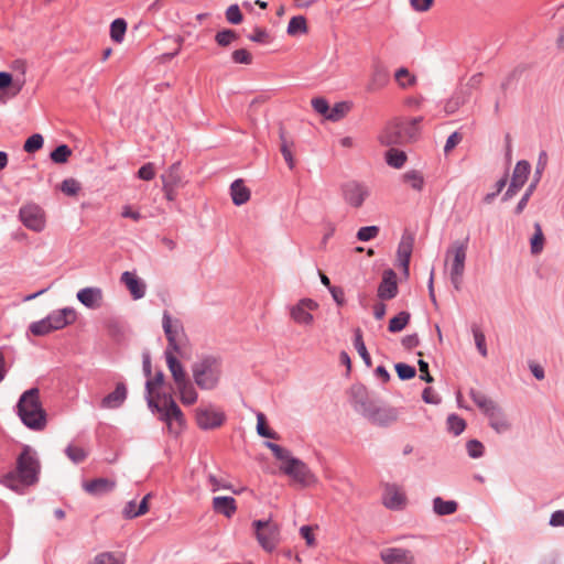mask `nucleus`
Listing matches in <instances>:
<instances>
[{
	"mask_svg": "<svg viewBox=\"0 0 564 564\" xmlns=\"http://www.w3.org/2000/svg\"><path fill=\"white\" fill-rule=\"evenodd\" d=\"M274 457L281 462L280 471L294 484L307 488L317 485L318 478L303 460L292 456L291 452L275 443H267Z\"/></svg>",
	"mask_w": 564,
	"mask_h": 564,
	"instance_id": "f257e3e1",
	"label": "nucleus"
},
{
	"mask_svg": "<svg viewBox=\"0 0 564 564\" xmlns=\"http://www.w3.org/2000/svg\"><path fill=\"white\" fill-rule=\"evenodd\" d=\"M41 464L36 452L29 445H24L21 453L17 457L15 469L8 473L2 482L15 489V482L19 481L24 486H32L39 481Z\"/></svg>",
	"mask_w": 564,
	"mask_h": 564,
	"instance_id": "f03ea898",
	"label": "nucleus"
},
{
	"mask_svg": "<svg viewBox=\"0 0 564 564\" xmlns=\"http://www.w3.org/2000/svg\"><path fill=\"white\" fill-rule=\"evenodd\" d=\"M18 415L31 430L41 431L46 425V413L40 401V390L31 388L22 393L17 404Z\"/></svg>",
	"mask_w": 564,
	"mask_h": 564,
	"instance_id": "7ed1b4c3",
	"label": "nucleus"
},
{
	"mask_svg": "<svg viewBox=\"0 0 564 564\" xmlns=\"http://www.w3.org/2000/svg\"><path fill=\"white\" fill-rule=\"evenodd\" d=\"M194 382L202 390H214L223 376L221 359L215 356H203L192 365Z\"/></svg>",
	"mask_w": 564,
	"mask_h": 564,
	"instance_id": "20e7f679",
	"label": "nucleus"
},
{
	"mask_svg": "<svg viewBox=\"0 0 564 564\" xmlns=\"http://www.w3.org/2000/svg\"><path fill=\"white\" fill-rule=\"evenodd\" d=\"M159 401L154 398H148V405L154 412L160 413V419L166 423L171 434L181 433L185 420L184 415L171 394H158Z\"/></svg>",
	"mask_w": 564,
	"mask_h": 564,
	"instance_id": "39448f33",
	"label": "nucleus"
},
{
	"mask_svg": "<svg viewBox=\"0 0 564 564\" xmlns=\"http://www.w3.org/2000/svg\"><path fill=\"white\" fill-rule=\"evenodd\" d=\"M468 238L454 241L445 253V265L448 269L449 280L456 291L462 289L467 258Z\"/></svg>",
	"mask_w": 564,
	"mask_h": 564,
	"instance_id": "423d86ee",
	"label": "nucleus"
},
{
	"mask_svg": "<svg viewBox=\"0 0 564 564\" xmlns=\"http://www.w3.org/2000/svg\"><path fill=\"white\" fill-rule=\"evenodd\" d=\"M162 327L167 339L165 351L183 356L187 346V337L182 322L178 318H173L167 311H164Z\"/></svg>",
	"mask_w": 564,
	"mask_h": 564,
	"instance_id": "0eeeda50",
	"label": "nucleus"
},
{
	"mask_svg": "<svg viewBox=\"0 0 564 564\" xmlns=\"http://www.w3.org/2000/svg\"><path fill=\"white\" fill-rule=\"evenodd\" d=\"M355 409L367 420L377 425L386 426L398 419V411L395 409L378 406L362 397L355 401Z\"/></svg>",
	"mask_w": 564,
	"mask_h": 564,
	"instance_id": "6e6552de",
	"label": "nucleus"
},
{
	"mask_svg": "<svg viewBox=\"0 0 564 564\" xmlns=\"http://www.w3.org/2000/svg\"><path fill=\"white\" fill-rule=\"evenodd\" d=\"M319 308L318 303L310 297H303L288 306L291 321L302 327H311L315 323L314 312Z\"/></svg>",
	"mask_w": 564,
	"mask_h": 564,
	"instance_id": "1a4fd4ad",
	"label": "nucleus"
},
{
	"mask_svg": "<svg viewBox=\"0 0 564 564\" xmlns=\"http://www.w3.org/2000/svg\"><path fill=\"white\" fill-rule=\"evenodd\" d=\"M256 539L261 547L271 553L280 542V529L270 520H256L252 522Z\"/></svg>",
	"mask_w": 564,
	"mask_h": 564,
	"instance_id": "9d476101",
	"label": "nucleus"
},
{
	"mask_svg": "<svg viewBox=\"0 0 564 564\" xmlns=\"http://www.w3.org/2000/svg\"><path fill=\"white\" fill-rule=\"evenodd\" d=\"M370 193V187L365 182L351 180L340 185L341 198L351 208L362 207Z\"/></svg>",
	"mask_w": 564,
	"mask_h": 564,
	"instance_id": "9b49d317",
	"label": "nucleus"
},
{
	"mask_svg": "<svg viewBox=\"0 0 564 564\" xmlns=\"http://www.w3.org/2000/svg\"><path fill=\"white\" fill-rule=\"evenodd\" d=\"M19 218L32 231L41 232L45 228V213L36 204L23 205L19 210Z\"/></svg>",
	"mask_w": 564,
	"mask_h": 564,
	"instance_id": "f8f14e48",
	"label": "nucleus"
},
{
	"mask_svg": "<svg viewBox=\"0 0 564 564\" xmlns=\"http://www.w3.org/2000/svg\"><path fill=\"white\" fill-rule=\"evenodd\" d=\"M195 416L198 427L205 431L221 426L226 420L225 413L214 405L197 408Z\"/></svg>",
	"mask_w": 564,
	"mask_h": 564,
	"instance_id": "ddd939ff",
	"label": "nucleus"
},
{
	"mask_svg": "<svg viewBox=\"0 0 564 564\" xmlns=\"http://www.w3.org/2000/svg\"><path fill=\"white\" fill-rule=\"evenodd\" d=\"M383 564H417L414 553L404 547L390 546L380 551Z\"/></svg>",
	"mask_w": 564,
	"mask_h": 564,
	"instance_id": "4468645a",
	"label": "nucleus"
},
{
	"mask_svg": "<svg viewBox=\"0 0 564 564\" xmlns=\"http://www.w3.org/2000/svg\"><path fill=\"white\" fill-rule=\"evenodd\" d=\"M378 139L382 145L387 147L406 144L402 128V120L395 119L387 123Z\"/></svg>",
	"mask_w": 564,
	"mask_h": 564,
	"instance_id": "2eb2a0df",
	"label": "nucleus"
},
{
	"mask_svg": "<svg viewBox=\"0 0 564 564\" xmlns=\"http://www.w3.org/2000/svg\"><path fill=\"white\" fill-rule=\"evenodd\" d=\"M382 503L391 510H402L406 506L404 491L395 485H387L382 495Z\"/></svg>",
	"mask_w": 564,
	"mask_h": 564,
	"instance_id": "dca6fc26",
	"label": "nucleus"
},
{
	"mask_svg": "<svg viewBox=\"0 0 564 564\" xmlns=\"http://www.w3.org/2000/svg\"><path fill=\"white\" fill-rule=\"evenodd\" d=\"M128 390L124 383L119 382L112 392L108 393L100 401V408L105 410L119 409L127 400Z\"/></svg>",
	"mask_w": 564,
	"mask_h": 564,
	"instance_id": "f3484780",
	"label": "nucleus"
},
{
	"mask_svg": "<svg viewBox=\"0 0 564 564\" xmlns=\"http://www.w3.org/2000/svg\"><path fill=\"white\" fill-rule=\"evenodd\" d=\"M398 294L397 275L393 270L383 272L382 281L378 286V297L382 301L391 300Z\"/></svg>",
	"mask_w": 564,
	"mask_h": 564,
	"instance_id": "a211bd4d",
	"label": "nucleus"
},
{
	"mask_svg": "<svg viewBox=\"0 0 564 564\" xmlns=\"http://www.w3.org/2000/svg\"><path fill=\"white\" fill-rule=\"evenodd\" d=\"M77 300L87 308L96 310L102 303V290L97 286H88L77 292Z\"/></svg>",
	"mask_w": 564,
	"mask_h": 564,
	"instance_id": "6ab92c4d",
	"label": "nucleus"
},
{
	"mask_svg": "<svg viewBox=\"0 0 564 564\" xmlns=\"http://www.w3.org/2000/svg\"><path fill=\"white\" fill-rule=\"evenodd\" d=\"M24 86V82L17 79L10 73L0 72V90H3V101L18 96Z\"/></svg>",
	"mask_w": 564,
	"mask_h": 564,
	"instance_id": "aec40b11",
	"label": "nucleus"
},
{
	"mask_svg": "<svg viewBox=\"0 0 564 564\" xmlns=\"http://www.w3.org/2000/svg\"><path fill=\"white\" fill-rule=\"evenodd\" d=\"M389 82V74L387 69L380 64L375 63L372 65L371 75L366 86L368 93H375L383 88Z\"/></svg>",
	"mask_w": 564,
	"mask_h": 564,
	"instance_id": "412c9836",
	"label": "nucleus"
},
{
	"mask_svg": "<svg viewBox=\"0 0 564 564\" xmlns=\"http://www.w3.org/2000/svg\"><path fill=\"white\" fill-rule=\"evenodd\" d=\"M414 239L411 235H403L398 246V261L405 274H409L410 259L412 254Z\"/></svg>",
	"mask_w": 564,
	"mask_h": 564,
	"instance_id": "4be33fe9",
	"label": "nucleus"
},
{
	"mask_svg": "<svg viewBox=\"0 0 564 564\" xmlns=\"http://www.w3.org/2000/svg\"><path fill=\"white\" fill-rule=\"evenodd\" d=\"M48 322L52 324L54 330L64 328L75 321V311L70 307L53 311L47 316Z\"/></svg>",
	"mask_w": 564,
	"mask_h": 564,
	"instance_id": "5701e85b",
	"label": "nucleus"
},
{
	"mask_svg": "<svg viewBox=\"0 0 564 564\" xmlns=\"http://www.w3.org/2000/svg\"><path fill=\"white\" fill-rule=\"evenodd\" d=\"M121 282L127 286L134 300L142 299L145 295V283L134 273L126 271L121 274Z\"/></svg>",
	"mask_w": 564,
	"mask_h": 564,
	"instance_id": "b1692460",
	"label": "nucleus"
},
{
	"mask_svg": "<svg viewBox=\"0 0 564 564\" xmlns=\"http://www.w3.org/2000/svg\"><path fill=\"white\" fill-rule=\"evenodd\" d=\"M83 487L89 495L101 496L112 491L116 487V481L108 478H96L90 481H85Z\"/></svg>",
	"mask_w": 564,
	"mask_h": 564,
	"instance_id": "393cba45",
	"label": "nucleus"
},
{
	"mask_svg": "<svg viewBox=\"0 0 564 564\" xmlns=\"http://www.w3.org/2000/svg\"><path fill=\"white\" fill-rule=\"evenodd\" d=\"M470 96L469 87H460L445 102L444 110L446 113H455L463 105L467 102Z\"/></svg>",
	"mask_w": 564,
	"mask_h": 564,
	"instance_id": "a878e982",
	"label": "nucleus"
},
{
	"mask_svg": "<svg viewBox=\"0 0 564 564\" xmlns=\"http://www.w3.org/2000/svg\"><path fill=\"white\" fill-rule=\"evenodd\" d=\"M165 360L167 368L172 375V378L175 382V384L183 383L188 380L187 375L182 366V364L177 360L176 355L172 351H165Z\"/></svg>",
	"mask_w": 564,
	"mask_h": 564,
	"instance_id": "bb28decb",
	"label": "nucleus"
},
{
	"mask_svg": "<svg viewBox=\"0 0 564 564\" xmlns=\"http://www.w3.org/2000/svg\"><path fill=\"white\" fill-rule=\"evenodd\" d=\"M213 509L216 513L231 518L237 511V503L232 497L217 496L213 498Z\"/></svg>",
	"mask_w": 564,
	"mask_h": 564,
	"instance_id": "cd10ccee",
	"label": "nucleus"
},
{
	"mask_svg": "<svg viewBox=\"0 0 564 564\" xmlns=\"http://www.w3.org/2000/svg\"><path fill=\"white\" fill-rule=\"evenodd\" d=\"M468 394L486 416L499 406L492 399L476 389H470Z\"/></svg>",
	"mask_w": 564,
	"mask_h": 564,
	"instance_id": "c85d7f7f",
	"label": "nucleus"
},
{
	"mask_svg": "<svg viewBox=\"0 0 564 564\" xmlns=\"http://www.w3.org/2000/svg\"><path fill=\"white\" fill-rule=\"evenodd\" d=\"M163 186L181 187L183 186V174L181 172V163L175 162L161 174Z\"/></svg>",
	"mask_w": 564,
	"mask_h": 564,
	"instance_id": "c756f323",
	"label": "nucleus"
},
{
	"mask_svg": "<svg viewBox=\"0 0 564 564\" xmlns=\"http://www.w3.org/2000/svg\"><path fill=\"white\" fill-rule=\"evenodd\" d=\"M530 171H531V165L528 161H525V160L519 161L513 169L512 177H511L509 185H511L512 187H516L518 189L522 188V186L528 181Z\"/></svg>",
	"mask_w": 564,
	"mask_h": 564,
	"instance_id": "7c9ffc66",
	"label": "nucleus"
},
{
	"mask_svg": "<svg viewBox=\"0 0 564 564\" xmlns=\"http://www.w3.org/2000/svg\"><path fill=\"white\" fill-rule=\"evenodd\" d=\"M230 195L236 206H241L250 199V191L242 180H236L230 185Z\"/></svg>",
	"mask_w": 564,
	"mask_h": 564,
	"instance_id": "2f4dec72",
	"label": "nucleus"
},
{
	"mask_svg": "<svg viewBox=\"0 0 564 564\" xmlns=\"http://www.w3.org/2000/svg\"><path fill=\"white\" fill-rule=\"evenodd\" d=\"M422 117L402 120V128L406 143L415 141L420 135Z\"/></svg>",
	"mask_w": 564,
	"mask_h": 564,
	"instance_id": "473e14b6",
	"label": "nucleus"
},
{
	"mask_svg": "<svg viewBox=\"0 0 564 564\" xmlns=\"http://www.w3.org/2000/svg\"><path fill=\"white\" fill-rule=\"evenodd\" d=\"M489 420L490 426L497 432V433H505L509 431L510 423L508 422L506 415L503 414L500 406H498L495 411H492L489 415H487Z\"/></svg>",
	"mask_w": 564,
	"mask_h": 564,
	"instance_id": "72a5a7b5",
	"label": "nucleus"
},
{
	"mask_svg": "<svg viewBox=\"0 0 564 564\" xmlns=\"http://www.w3.org/2000/svg\"><path fill=\"white\" fill-rule=\"evenodd\" d=\"M176 388L183 404L192 405L197 401L198 393L189 380L177 384Z\"/></svg>",
	"mask_w": 564,
	"mask_h": 564,
	"instance_id": "f704fd0d",
	"label": "nucleus"
},
{
	"mask_svg": "<svg viewBox=\"0 0 564 564\" xmlns=\"http://www.w3.org/2000/svg\"><path fill=\"white\" fill-rule=\"evenodd\" d=\"M458 503L455 500H444L441 497L433 499V511L437 516H449L457 511Z\"/></svg>",
	"mask_w": 564,
	"mask_h": 564,
	"instance_id": "c9c22d12",
	"label": "nucleus"
},
{
	"mask_svg": "<svg viewBox=\"0 0 564 564\" xmlns=\"http://www.w3.org/2000/svg\"><path fill=\"white\" fill-rule=\"evenodd\" d=\"M280 140H281L280 151H281L289 169L293 170L295 167V160H294V156L292 153V148H293L294 143H293V141L288 140V138L285 137V133L282 129L280 130Z\"/></svg>",
	"mask_w": 564,
	"mask_h": 564,
	"instance_id": "e433bc0d",
	"label": "nucleus"
},
{
	"mask_svg": "<svg viewBox=\"0 0 564 564\" xmlns=\"http://www.w3.org/2000/svg\"><path fill=\"white\" fill-rule=\"evenodd\" d=\"M351 109V104L348 101H340L334 105L327 113L326 119L330 121H339L343 119Z\"/></svg>",
	"mask_w": 564,
	"mask_h": 564,
	"instance_id": "4c0bfd02",
	"label": "nucleus"
},
{
	"mask_svg": "<svg viewBox=\"0 0 564 564\" xmlns=\"http://www.w3.org/2000/svg\"><path fill=\"white\" fill-rule=\"evenodd\" d=\"M286 32L291 36L305 34L307 32L306 19L303 15L293 17L289 22Z\"/></svg>",
	"mask_w": 564,
	"mask_h": 564,
	"instance_id": "58836bf2",
	"label": "nucleus"
},
{
	"mask_svg": "<svg viewBox=\"0 0 564 564\" xmlns=\"http://www.w3.org/2000/svg\"><path fill=\"white\" fill-rule=\"evenodd\" d=\"M124 554L116 555L111 552H102L94 557L89 564H124Z\"/></svg>",
	"mask_w": 564,
	"mask_h": 564,
	"instance_id": "ea45409f",
	"label": "nucleus"
},
{
	"mask_svg": "<svg viewBox=\"0 0 564 564\" xmlns=\"http://www.w3.org/2000/svg\"><path fill=\"white\" fill-rule=\"evenodd\" d=\"M411 318L410 313L402 311L397 316L392 317L389 322V332L399 333L403 330L409 324Z\"/></svg>",
	"mask_w": 564,
	"mask_h": 564,
	"instance_id": "a19ab883",
	"label": "nucleus"
},
{
	"mask_svg": "<svg viewBox=\"0 0 564 564\" xmlns=\"http://www.w3.org/2000/svg\"><path fill=\"white\" fill-rule=\"evenodd\" d=\"M127 31V22L119 18L112 21L110 24V37L116 43H121L124 39Z\"/></svg>",
	"mask_w": 564,
	"mask_h": 564,
	"instance_id": "79ce46f5",
	"label": "nucleus"
},
{
	"mask_svg": "<svg viewBox=\"0 0 564 564\" xmlns=\"http://www.w3.org/2000/svg\"><path fill=\"white\" fill-rule=\"evenodd\" d=\"M447 431L455 436L462 434L466 429V422L457 414H449L446 420Z\"/></svg>",
	"mask_w": 564,
	"mask_h": 564,
	"instance_id": "37998d69",
	"label": "nucleus"
},
{
	"mask_svg": "<svg viewBox=\"0 0 564 564\" xmlns=\"http://www.w3.org/2000/svg\"><path fill=\"white\" fill-rule=\"evenodd\" d=\"M354 346H355L357 352L359 354V356L361 357V359L364 360V362L366 364V366L370 367L371 366V357L366 348V345L362 339V334L359 328L356 329V332H355Z\"/></svg>",
	"mask_w": 564,
	"mask_h": 564,
	"instance_id": "c03bdc74",
	"label": "nucleus"
},
{
	"mask_svg": "<svg viewBox=\"0 0 564 564\" xmlns=\"http://www.w3.org/2000/svg\"><path fill=\"white\" fill-rule=\"evenodd\" d=\"M394 78L401 88H408L416 84V77L405 67L399 68L394 74Z\"/></svg>",
	"mask_w": 564,
	"mask_h": 564,
	"instance_id": "a18cd8bd",
	"label": "nucleus"
},
{
	"mask_svg": "<svg viewBox=\"0 0 564 564\" xmlns=\"http://www.w3.org/2000/svg\"><path fill=\"white\" fill-rule=\"evenodd\" d=\"M403 180L409 186L417 192L423 189L424 177L421 172L416 170L408 171L403 175Z\"/></svg>",
	"mask_w": 564,
	"mask_h": 564,
	"instance_id": "49530a36",
	"label": "nucleus"
},
{
	"mask_svg": "<svg viewBox=\"0 0 564 564\" xmlns=\"http://www.w3.org/2000/svg\"><path fill=\"white\" fill-rule=\"evenodd\" d=\"M29 330L34 336H44L53 332L54 328L52 327V324L48 322L47 317H44L41 321L31 323Z\"/></svg>",
	"mask_w": 564,
	"mask_h": 564,
	"instance_id": "de8ad7c7",
	"label": "nucleus"
},
{
	"mask_svg": "<svg viewBox=\"0 0 564 564\" xmlns=\"http://www.w3.org/2000/svg\"><path fill=\"white\" fill-rule=\"evenodd\" d=\"M406 161V155L403 151L390 149L387 152V163L395 169H401Z\"/></svg>",
	"mask_w": 564,
	"mask_h": 564,
	"instance_id": "09e8293b",
	"label": "nucleus"
},
{
	"mask_svg": "<svg viewBox=\"0 0 564 564\" xmlns=\"http://www.w3.org/2000/svg\"><path fill=\"white\" fill-rule=\"evenodd\" d=\"M72 155V150L66 144L58 145L54 151L51 153V160L54 163L63 164L66 163Z\"/></svg>",
	"mask_w": 564,
	"mask_h": 564,
	"instance_id": "8fccbe9b",
	"label": "nucleus"
},
{
	"mask_svg": "<svg viewBox=\"0 0 564 564\" xmlns=\"http://www.w3.org/2000/svg\"><path fill=\"white\" fill-rule=\"evenodd\" d=\"M535 232L531 238V252L532 254H539L543 249L544 236L540 224L534 225Z\"/></svg>",
	"mask_w": 564,
	"mask_h": 564,
	"instance_id": "3c124183",
	"label": "nucleus"
},
{
	"mask_svg": "<svg viewBox=\"0 0 564 564\" xmlns=\"http://www.w3.org/2000/svg\"><path fill=\"white\" fill-rule=\"evenodd\" d=\"M164 382V373L158 371L152 379H148L145 382L147 399L153 398L155 389L161 387Z\"/></svg>",
	"mask_w": 564,
	"mask_h": 564,
	"instance_id": "603ef678",
	"label": "nucleus"
},
{
	"mask_svg": "<svg viewBox=\"0 0 564 564\" xmlns=\"http://www.w3.org/2000/svg\"><path fill=\"white\" fill-rule=\"evenodd\" d=\"M43 143H44L43 137L39 133H35L26 139V141L24 142V145H23V150L28 153H34L43 147Z\"/></svg>",
	"mask_w": 564,
	"mask_h": 564,
	"instance_id": "864d4df0",
	"label": "nucleus"
},
{
	"mask_svg": "<svg viewBox=\"0 0 564 564\" xmlns=\"http://www.w3.org/2000/svg\"><path fill=\"white\" fill-rule=\"evenodd\" d=\"M538 183H539V178H534V181L525 189V193L523 194V196L519 200L518 205L516 206L514 212L517 215L521 214L524 210V208L527 207L528 202H529L530 197L532 196L533 192L535 191Z\"/></svg>",
	"mask_w": 564,
	"mask_h": 564,
	"instance_id": "5fc2aeb1",
	"label": "nucleus"
},
{
	"mask_svg": "<svg viewBox=\"0 0 564 564\" xmlns=\"http://www.w3.org/2000/svg\"><path fill=\"white\" fill-rule=\"evenodd\" d=\"M379 231L380 228L378 226H366L359 228L356 236L359 241H369L377 238Z\"/></svg>",
	"mask_w": 564,
	"mask_h": 564,
	"instance_id": "6e6d98bb",
	"label": "nucleus"
},
{
	"mask_svg": "<svg viewBox=\"0 0 564 564\" xmlns=\"http://www.w3.org/2000/svg\"><path fill=\"white\" fill-rule=\"evenodd\" d=\"M238 35L232 30H223L217 32L215 36V41L219 46H228L230 45L235 40H237Z\"/></svg>",
	"mask_w": 564,
	"mask_h": 564,
	"instance_id": "4d7b16f0",
	"label": "nucleus"
},
{
	"mask_svg": "<svg viewBox=\"0 0 564 564\" xmlns=\"http://www.w3.org/2000/svg\"><path fill=\"white\" fill-rule=\"evenodd\" d=\"M65 454L75 464L82 463L87 457L84 448L74 445L67 446Z\"/></svg>",
	"mask_w": 564,
	"mask_h": 564,
	"instance_id": "13d9d810",
	"label": "nucleus"
},
{
	"mask_svg": "<svg viewBox=\"0 0 564 564\" xmlns=\"http://www.w3.org/2000/svg\"><path fill=\"white\" fill-rule=\"evenodd\" d=\"M473 335H474V340H475V344H476V347H477L479 354L482 357H486L488 354V350H487L486 337H485L484 333L478 327L475 326V327H473Z\"/></svg>",
	"mask_w": 564,
	"mask_h": 564,
	"instance_id": "bf43d9fd",
	"label": "nucleus"
},
{
	"mask_svg": "<svg viewBox=\"0 0 564 564\" xmlns=\"http://www.w3.org/2000/svg\"><path fill=\"white\" fill-rule=\"evenodd\" d=\"M257 432L259 435L268 438H276V434L267 427L265 416L263 413L257 414Z\"/></svg>",
	"mask_w": 564,
	"mask_h": 564,
	"instance_id": "052dcab7",
	"label": "nucleus"
},
{
	"mask_svg": "<svg viewBox=\"0 0 564 564\" xmlns=\"http://www.w3.org/2000/svg\"><path fill=\"white\" fill-rule=\"evenodd\" d=\"M395 371L401 380L412 379L416 373L414 367L403 362H399L395 365Z\"/></svg>",
	"mask_w": 564,
	"mask_h": 564,
	"instance_id": "680f3d73",
	"label": "nucleus"
},
{
	"mask_svg": "<svg viewBox=\"0 0 564 564\" xmlns=\"http://www.w3.org/2000/svg\"><path fill=\"white\" fill-rule=\"evenodd\" d=\"M61 189L64 194L74 196L79 192L80 185L74 178H66L62 182Z\"/></svg>",
	"mask_w": 564,
	"mask_h": 564,
	"instance_id": "e2e57ef3",
	"label": "nucleus"
},
{
	"mask_svg": "<svg viewBox=\"0 0 564 564\" xmlns=\"http://www.w3.org/2000/svg\"><path fill=\"white\" fill-rule=\"evenodd\" d=\"M467 453L471 458H479L484 455V445L477 440H470L466 444Z\"/></svg>",
	"mask_w": 564,
	"mask_h": 564,
	"instance_id": "0e129e2a",
	"label": "nucleus"
},
{
	"mask_svg": "<svg viewBox=\"0 0 564 564\" xmlns=\"http://www.w3.org/2000/svg\"><path fill=\"white\" fill-rule=\"evenodd\" d=\"M231 58L237 64L249 65L252 63V55L245 48H239L232 52Z\"/></svg>",
	"mask_w": 564,
	"mask_h": 564,
	"instance_id": "69168bd1",
	"label": "nucleus"
},
{
	"mask_svg": "<svg viewBox=\"0 0 564 564\" xmlns=\"http://www.w3.org/2000/svg\"><path fill=\"white\" fill-rule=\"evenodd\" d=\"M226 19L231 24H239L242 21V14L237 4H231L226 10Z\"/></svg>",
	"mask_w": 564,
	"mask_h": 564,
	"instance_id": "338daca9",
	"label": "nucleus"
},
{
	"mask_svg": "<svg viewBox=\"0 0 564 564\" xmlns=\"http://www.w3.org/2000/svg\"><path fill=\"white\" fill-rule=\"evenodd\" d=\"M155 176L154 163L149 162L142 165L138 171V177L143 181H151Z\"/></svg>",
	"mask_w": 564,
	"mask_h": 564,
	"instance_id": "774afa93",
	"label": "nucleus"
}]
</instances>
